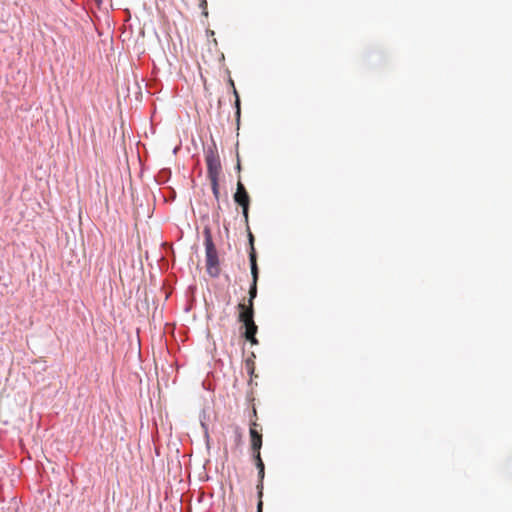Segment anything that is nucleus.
Masks as SVG:
<instances>
[{
  "mask_svg": "<svg viewBox=\"0 0 512 512\" xmlns=\"http://www.w3.org/2000/svg\"><path fill=\"white\" fill-rule=\"evenodd\" d=\"M252 456H253V459L255 461V464H258L259 462H263L262 458H261V453L260 451H254L252 452Z\"/></svg>",
  "mask_w": 512,
  "mask_h": 512,
  "instance_id": "f8f14e48",
  "label": "nucleus"
},
{
  "mask_svg": "<svg viewBox=\"0 0 512 512\" xmlns=\"http://www.w3.org/2000/svg\"><path fill=\"white\" fill-rule=\"evenodd\" d=\"M230 85L233 87V93H234L235 98H236V100H235L236 116H237V118H239L240 117V99H239L238 92H237V90H236V88L234 86V82H233L232 79H230Z\"/></svg>",
  "mask_w": 512,
  "mask_h": 512,
  "instance_id": "9d476101",
  "label": "nucleus"
},
{
  "mask_svg": "<svg viewBox=\"0 0 512 512\" xmlns=\"http://www.w3.org/2000/svg\"><path fill=\"white\" fill-rule=\"evenodd\" d=\"M254 325H256V324H255V322H254V318H253V319H252V320H250L249 322L245 323V324H244V327H245V329H247V327H252V326H254Z\"/></svg>",
  "mask_w": 512,
  "mask_h": 512,
  "instance_id": "2eb2a0df",
  "label": "nucleus"
},
{
  "mask_svg": "<svg viewBox=\"0 0 512 512\" xmlns=\"http://www.w3.org/2000/svg\"><path fill=\"white\" fill-rule=\"evenodd\" d=\"M204 245L206 254V270L211 277L220 275V264L217 249L213 243L212 235L209 229L204 230Z\"/></svg>",
  "mask_w": 512,
  "mask_h": 512,
  "instance_id": "f257e3e1",
  "label": "nucleus"
},
{
  "mask_svg": "<svg viewBox=\"0 0 512 512\" xmlns=\"http://www.w3.org/2000/svg\"><path fill=\"white\" fill-rule=\"evenodd\" d=\"M205 162L207 165V175L209 179L219 178L222 167L218 153L215 149H210L205 155Z\"/></svg>",
  "mask_w": 512,
  "mask_h": 512,
  "instance_id": "f03ea898",
  "label": "nucleus"
},
{
  "mask_svg": "<svg viewBox=\"0 0 512 512\" xmlns=\"http://www.w3.org/2000/svg\"><path fill=\"white\" fill-rule=\"evenodd\" d=\"M249 237V243H250V253H249V260L251 261V255H254V258H256V251L254 247V236L251 232L248 234ZM257 261V259H255Z\"/></svg>",
  "mask_w": 512,
  "mask_h": 512,
  "instance_id": "9b49d317",
  "label": "nucleus"
},
{
  "mask_svg": "<svg viewBox=\"0 0 512 512\" xmlns=\"http://www.w3.org/2000/svg\"><path fill=\"white\" fill-rule=\"evenodd\" d=\"M239 310L238 320L243 325L254 318V307L246 306L245 303L241 302L237 305Z\"/></svg>",
  "mask_w": 512,
  "mask_h": 512,
  "instance_id": "423d86ee",
  "label": "nucleus"
},
{
  "mask_svg": "<svg viewBox=\"0 0 512 512\" xmlns=\"http://www.w3.org/2000/svg\"><path fill=\"white\" fill-rule=\"evenodd\" d=\"M199 7L203 10L204 15H207V0H199Z\"/></svg>",
  "mask_w": 512,
  "mask_h": 512,
  "instance_id": "ddd939ff",
  "label": "nucleus"
},
{
  "mask_svg": "<svg viewBox=\"0 0 512 512\" xmlns=\"http://www.w3.org/2000/svg\"><path fill=\"white\" fill-rule=\"evenodd\" d=\"M234 200L237 204H239L242 207L243 216L245 218V221L247 222L250 197H249L243 183L240 180L237 182V188H236V192L234 194Z\"/></svg>",
  "mask_w": 512,
  "mask_h": 512,
  "instance_id": "7ed1b4c3",
  "label": "nucleus"
},
{
  "mask_svg": "<svg viewBox=\"0 0 512 512\" xmlns=\"http://www.w3.org/2000/svg\"><path fill=\"white\" fill-rule=\"evenodd\" d=\"M262 509H263V502H262L261 498H259V502L257 504V512H262Z\"/></svg>",
  "mask_w": 512,
  "mask_h": 512,
  "instance_id": "4468645a",
  "label": "nucleus"
},
{
  "mask_svg": "<svg viewBox=\"0 0 512 512\" xmlns=\"http://www.w3.org/2000/svg\"><path fill=\"white\" fill-rule=\"evenodd\" d=\"M251 274H252V284L249 289V299H248V304H246V306L254 307V299L257 296V281H258V266H257V262L254 258V255H251Z\"/></svg>",
  "mask_w": 512,
  "mask_h": 512,
  "instance_id": "20e7f679",
  "label": "nucleus"
},
{
  "mask_svg": "<svg viewBox=\"0 0 512 512\" xmlns=\"http://www.w3.org/2000/svg\"><path fill=\"white\" fill-rule=\"evenodd\" d=\"M209 180H210V183H211V189H212L213 195L216 198V200H218L219 199V195H220V192H219V178L209 179Z\"/></svg>",
  "mask_w": 512,
  "mask_h": 512,
  "instance_id": "1a4fd4ad",
  "label": "nucleus"
},
{
  "mask_svg": "<svg viewBox=\"0 0 512 512\" xmlns=\"http://www.w3.org/2000/svg\"><path fill=\"white\" fill-rule=\"evenodd\" d=\"M258 327L257 325H254L252 327H247L244 332V336L247 341H249L252 345L258 344V341L256 339V333H257Z\"/></svg>",
  "mask_w": 512,
  "mask_h": 512,
  "instance_id": "6e6552de",
  "label": "nucleus"
},
{
  "mask_svg": "<svg viewBox=\"0 0 512 512\" xmlns=\"http://www.w3.org/2000/svg\"><path fill=\"white\" fill-rule=\"evenodd\" d=\"M253 414H254V416L257 415L256 409H253Z\"/></svg>",
  "mask_w": 512,
  "mask_h": 512,
  "instance_id": "dca6fc26",
  "label": "nucleus"
},
{
  "mask_svg": "<svg viewBox=\"0 0 512 512\" xmlns=\"http://www.w3.org/2000/svg\"><path fill=\"white\" fill-rule=\"evenodd\" d=\"M258 469V476H259V483L257 485L258 489V496L259 498H262L263 495V479L265 476V466L263 462H259L258 464H255Z\"/></svg>",
  "mask_w": 512,
  "mask_h": 512,
  "instance_id": "0eeeda50",
  "label": "nucleus"
},
{
  "mask_svg": "<svg viewBox=\"0 0 512 512\" xmlns=\"http://www.w3.org/2000/svg\"><path fill=\"white\" fill-rule=\"evenodd\" d=\"M259 425L256 421L251 422L249 434H250V446L251 451H260L262 447V434L257 430Z\"/></svg>",
  "mask_w": 512,
  "mask_h": 512,
  "instance_id": "39448f33",
  "label": "nucleus"
}]
</instances>
